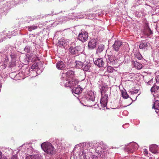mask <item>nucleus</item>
I'll list each match as a JSON object with an SVG mask.
<instances>
[{
    "label": "nucleus",
    "mask_w": 159,
    "mask_h": 159,
    "mask_svg": "<svg viewBox=\"0 0 159 159\" xmlns=\"http://www.w3.org/2000/svg\"><path fill=\"white\" fill-rule=\"evenodd\" d=\"M35 65H36V64H35V65L33 64L32 65V67H31L32 69H34L36 68H35V66H34Z\"/></svg>",
    "instance_id": "38"
},
{
    "label": "nucleus",
    "mask_w": 159,
    "mask_h": 159,
    "mask_svg": "<svg viewBox=\"0 0 159 159\" xmlns=\"http://www.w3.org/2000/svg\"><path fill=\"white\" fill-rule=\"evenodd\" d=\"M88 98L90 100L93 102L95 100V98L93 94H92L91 95L90 94H88Z\"/></svg>",
    "instance_id": "24"
},
{
    "label": "nucleus",
    "mask_w": 159,
    "mask_h": 159,
    "mask_svg": "<svg viewBox=\"0 0 159 159\" xmlns=\"http://www.w3.org/2000/svg\"><path fill=\"white\" fill-rule=\"evenodd\" d=\"M1 85H0V88H1Z\"/></svg>",
    "instance_id": "45"
},
{
    "label": "nucleus",
    "mask_w": 159,
    "mask_h": 159,
    "mask_svg": "<svg viewBox=\"0 0 159 159\" xmlns=\"http://www.w3.org/2000/svg\"><path fill=\"white\" fill-rule=\"evenodd\" d=\"M109 88L107 87L103 86L102 87L101 91V93H107V91L109 89Z\"/></svg>",
    "instance_id": "23"
},
{
    "label": "nucleus",
    "mask_w": 159,
    "mask_h": 159,
    "mask_svg": "<svg viewBox=\"0 0 159 159\" xmlns=\"http://www.w3.org/2000/svg\"><path fill=\"white\" fill-rule=\"evenodd\" d=\"M41 146L45 152L51 154L53 153L54 151V147L51 143L44 142L41 144Z\"/></svg>",
    "instance_id": "1"
},
{
    "label": "nucleus",
    "mask_w": 159,
    "mask_h": 159,
    "mask_svg": "<svg viewBox=\"0 0 159 159\" xmlns=\"http://www.w3.org/2000/svg\"><path fill=\"white\" fill-rule=\"evenodd\" d=\"M32 57H30L31 58L30 59L32 60V61H35L38 60V57H36L35 54H33L32 55Z\"/></svg>",
    "instance_id": "27"
},
{
    "label": "nucleus",
    "mask_w": 159,
    "mask_h": 159,
    "mask_svg": "<svg viewBox=\"0 0 159 159\" xmlns=\"http://www.w3.org/2000/svg\"><path fill=\"white\" fill-rule=\"evenodd\" d=\"M108 60L111 63L114 64L115 63V61H117V59L114 56L112 55H109L108 56Z\"/></svg>",
    "instance_id": "18"
},
{
    "label": "nucleus",
    "mask_w": 159,
    "mask_h": 159,
    "mask_svg": "<svg viewBox=\"0 0 159 159\" xmlns=\"http://www.w3.org/2000/svg\"><path fill=\"white\" fill-rule=\"evenodd\" d=\"M2 155V153L1 152H0V158L1 157V156Z\"/></svg>",
    "instance_id": "40"
},
{
    "label": "nucleus",
    "mask_w": 159,
    "mask_h": 159,
    "mask_svg": "<svg viewBox=\"0 0 159 159\" xmlns=\"http://www.w3.org/2000/svg\"><path fill=\"white\" fill-rule=\"evenodd\" d=\"M68 43V42L67 41L63 39H61L59 40L58 42L59 45H62V46H64L65 44H67V43Z\"/></svg>",
    "instance_id": "20"
},
{
    "label": "nucleus",
    "mask_w": 159,
    "mask_h": 159,
    "mask_svg": "<svg viewBox=\"0 0 159 159\" xmlns=\"http://www.w3.org/2000/svg\"><path fill=\"white\" fill-rule=\"evenodd\" d=\"M88 38V33L85 30H81L78 37V39L82 42H85Z\"/></svg>",
    "instance_id": "2"
},
{
    "label": "nucleus",
    "mask_w": 159,
    "mask_h": 159,
    "mask_svg": "<svg viewBox=\"0 0 159 159\" xmlns=\"http://www.w3.org/2000/svg\"><path fill=\"white\" fill-rule=\"evenodd\" d=\"M85 57L84 55L79 56V59L80 61H75L76 63V66L77 68L82 69L84 63L83 62L85 60Z\"/></svg>",
    "instance_id": "4"
},
{
    "label": "nucleus",
    "mask_w": 159,
    "mask_h": 159,
    "mask_svg": "<svg viewBox=\"0 0 159 159\" xmlns=\"http://www.w3.org/2000/svg\"><path fill=\"white\" fill-rule=\"evenodd\" d=\"M96 45V42L94 39L90 40L88 43V46L91 49L94 48Z\"/></svg>",
    "instance_id": "10"
},
{
    "label": "nucleus",
    "mask_w": 159,
    "mask_h": 159,
    "mask_svg": "<svg viewBox=\"0 0 159 159\" xmlns=\"http://www.w3.org/2000/svg\"><path fill=\"white\" fill-rule=\"evenodd\" d=\"M56 67L58 69L63 70L65 68V65L62 61H60L57 62Z\"/></svg>",
    "instance_id": "9"
},
{
    "label": "nucleus",
    "mask_w": 159,
    "mask_h": 159,
    "mask_svg": "<svg viewBox=\"0 0 159 159\" xmlns=\"http://www.w3.org/2000/svg\"><path fill=\"white\" fill-rule=\"evenodd\" d=\"M159 89V86H157L156 85L153 86L151 89V90L152 93L153 92L155 93Z\"/></svg>",
    "instance_id": "22"
},
{
    "label": "nucleus",
    "mask_w": 159,
    "mask_h": 159,
    "mask_svg": "<svg viewBox=\"0 0 159 159\" xmlns=\"http://www.w3.org/2000/svg\"><path fill=\"white\" fill-rule=\"evenodd\" d=\"M92 158L93 159H98V157L97 156L94 155H93L92 156Z\"/></svg>",
    "instance_id": "35"
},
{
    "label": "nucleus",
    "mask_w": 159,
    "mask_h": 159,
    "mask_svg": "<svg viewBox=\"0 0 159 159\" xmlns=\"http://www.w3.org/2000/svg\"><path fill=\"white\" fill-rule=\"evenodd\" d=\"M109 91H110V90H111V89H109Z\"/></svg>",
    "instance_id": "44"
},
{
    "label": "nucleus",
    "mask_w": 159,
    "mask_h": 159,
    "mask_svg": "<svg viewBox=\"0 0 159 159\" xmlns=\"http://www.w3.org/2000/svg\"><path fill=\"white\" fill-rule=\"evenodd\" d=\"M148 43L147 42H141L139 46V48L141 49H147V48L148 46Z\"/></svg>",
    "instance_id": "17"
},
{
    "label": "nucleus",
    "mask_w": 159,
    "mask_h": 159,
    "mask_svg": "<svg viewBox=\"0 0 159 159\" xmlns=\"http://www.w3.org/2000/svg\"><path fill=\"white\" fill-rule=\"evenodd\" d=\"M122 45V43L119 41H115L113 45V47L116 51H119L120 47Z\"/></svg>",
    "instance_id": "8"
},
{
    "label": "nucleus",
    "mask_w": 159,
    "mask_h": 159,
    "mask_svg": "<svg viewBox=\"0 0 159 159\" xmlns=\"http://www.w3.org/2000/svg\"><path fill=\"white\" fill-rule=\"evenodd\" d=\"M30 50V47L29 46H26L24 49V51L27 52H29Z\"/></svg>",
    "instance_id": "29"
},
{
    "label": "nucleus",
    "mask_w": 159,
    "mask_h": 159,
    "mask_svg": "<svg viewBox=\"0 0 159 159\" xmlns=\"http://www.w3.org/2000/svg\"><path fill=\"white\" fill-rule=\"evenodd\" d=\"M115 70L114 68L111 66H109L107 67V71L109 73H112Z\"/></svg>",
    "instance_id": "26"
},
{
    "label": "nucleus",
    "mask_w": 159,
    "mask_h": 159,
    "mask_svg": "<svg viewBox=\"0 0 159 159\" xmlns=\"http://www.w3.org/2000/svg\"><path fill=\"white\" fill-rule=\"evenodd\" d=\"M144 152L146 154H148V151L147 149H144Z\"/></svg>",
    "instance_id": "37"
},
{
    "label": "nucleus",
    "mask_w": 159,
    "mask_h": 159,
    "mask_svg": "<svg viewBox=\"0 0 159 159\" xmlns=\"http://www.w3.org/2000/svg\"><path fill=\"white\" fill-rule=\"evenodd\" d=\"M0 159H7L6 157L4 156H3L2 155L1 156V157L0 158Z\"/></svg>",
    "instance_id": "36"
},
{
    "label": "nucleus",
    "mask_w": 159,
    "mask_h": 159,
    "mask_svg": "<svg viewBox=\"0 0 159 159\" xmlns=\"http://www.w3.org/2000/svg\"><path fill=\"white\" fill-rule=\"evenodd\" d=\"M11 159H18V158L16 155H14L11 157Z\"/></svg>",
    "instance_id": "33"
},
{
    "label": "nucleus",
    "mask_w": 159,
    "mask_h": 159,
    "mask_svg": "<svg viewBox=\"0 0 159 159\" xmlns=\"http://www.w3.org/2000/svg\"><path fill=\"white\" fill-rule=\"evenodd\" d=\"M156 80L157 83H159V75L156 77Z\"/></svg>",
    "instance_id": "34"
},
{
    "label": "nucleus",
    "mask_w": 159,
    "mask_h": 159,
    "mask_svg": "<svg viewBox=\"0 0 159 159\" xmlns=\"http://www.w3.org/2000/svg\"><path fill=\"white\" fill-rule=\"evenodd\" d=\"M95 64L99 67H103L104 65V62L103 59L102 58H99L94 61Z\"/></svg>",
    "instance_id": "7"
},
{
    "label": "nucleus",
    "mask_w": 159,
    "mask_h": 159,
    "mask_svg": "<svg viewBox=\"0 0 159 159\" xmlns=\"http://www.w3.org/2000/svg\"><path fill=\"white\" fill-rule=\"evenodd\" d=\"M148 32V33H147V34L148 35H150L151 34H152V31H151V29L149 28H148L146 30Z\"/></svg>",
    "instance_id": "30"
},
{
    "label": "nucleus",
    "mask_w": 159,
    "mask_h": 159,
    "mask_svg": "<svg viewBox=\"0 0 159 159\" xmlns=\"http://www.w3.org/2000/svg\"><path fill=\"white\" fill-rule=\"evenodd\" d=\"M93 145H92V144H91L90 146L92 147V148H93Z\"/></svg>",
    "instance_id": "41"
},
{
    "label": "nucleus",
    "mask_w": 159,
    "mask_h": 159,
    "mask_svg": "<svg viewBox=\"0 0 159 159\" xmlns=\"http://www.w3.org/2000/svg\"><path fill=\"white\" fill-rule=\"evenodd\" d=\"M90 66V64L89 62H86L85 63H84L82 69L85 71H88Z\"/></svg>",
    "instance_id": "12"
},
{
    "label": "nucleus",
    "mask_w": 159,
    "mask_h": 159,
    "mask_svg": "<svg viewBox=\"0 0 159 159\" xmlns=\"http://www.w3.org/2000/svg\"><path fill=\"white\" fill-rule=\"evenodd\" d=\"M151 81H148V84L149 83H151Z\"/></svg>",
    "instance_id": "42"
},
{
    "label": "nucleus",
    "mask_w": 159,
    "mask_h": 159,
    "mask_svg": "<svg viewBox=\"0 0 159 159\" xmlns=\"http://www.w3.org/2000/svg\"><path fill=\"white\" fill-rule=\"evenodd\" d=\"M74 73L75 72L72 71L71 70H68L66 73V76L68 77L71 79L74 78L73 77L75 75Z\"/></svg>",
    "instance_id": "15"
},
{
    "label": "nucleus",
    "mask_w": 159,
    "mask_h": 159,
    "mask_svg": "<svg viewBox=\"0 0 159 159\" xmlns=\"http://www.w3.org/2000/svg\"><path fill=\"white\" fill-rule=\"evenodd\" d=\"M132 63L134 65V66L137 69H140L143 67L142 65L140 63L137 61H133L132 62Z\"/></svg>",
    "instance_id": "13"
},
{
    "label": "nucleus",
    "mask_w": 159,
    "mask_h": 159,
    "mask_svg": "<svg viewBox=\"0 0 159 159\" xmlns=\"http://www.w3.org/2000/svg\"><path fill=\"white\" fill-rule=\"evenodd\" d=\"M122 97L125 99L129 97L128 95L125 91L122 92Z\"/></svg>",
    "instance_id": "25"
},
{
    "label": "nucleus",
    "mask_w": 159,
    "mask_h": 159,
    "mask_svg": "<svg viewBox=\"0 0 159 159\" xmlns=\"http://www.w3.org/2000/svg\"><path fill=\"white\" fill-rule=\"evenodd\" d=\"M79 81L75 78H71L67 83H66L65 85L66 86L69 87L71 88L78 83Z\"/></svg>",
    "instance_id": "3"
},
{
    "label": "nucleus",
    "mask_w": 159,
    "mask_h": 159,
    "mask_svg": "<svg viewBox=\"0 0 159 159\" xmlns=\"http://www.w3.org/2000/svg\"><path fill=\"white\" fill-rule=\"evenodd\" d=\"M103 49V48L102 47L99 46L98 47V49H97V51L98 52H101L102 51Z\"/></svg>",
    "instance_id": "32"
},
{
    "label": "nucleus",
    "mask_w": 159,
    "mask_h": 159,
    "mask_svg": "<svg viewBox=\"0 0 159 159\" xmlns=\"http://www.w3.org/2000/svg\"><path fill=\"white\" fill-rule=\"evenodd\" d=\"M25 159H41L37 155H31L26 157Z\"/></svg>",
    "instance_id": "19"
},
{
    "label": "nucleus",
    "mask_w": 159,
    "mask_h": 159,
    "mask_svg": "<svg viewBox=\"0 0 159 159\" xmlns=\"http://www.w3.org/2000/svg\"><path fill=\"white\" fill-rule=\"evenodd\" d=\"M137 148L136 144H132L127 147L126 151L128 153H131L134 152Z\"/></svg>",
    "instance_id": "6"
},
{
    "label": "nucleus",
    "mask_w": 159,
    "mask_h": 159,
    "mask_svg": "<svg viewBox=\"0 0 159 159\" xmlns=\"http://www.w3.org/2000/svg\"><path fill=\"white\" fill-rule=\"evenodd\" d=\"M136 57L139 60H141L142 58V56L139 54L137 55Z\"/></svg>",
    "instance_id": "31"
},
{
    "label": "nucleus",
    "mask_w": 159,
    "mask_h": 159,
    "mask_svg": "<svg viewBox=\"0 0 159 159\" xmlns=\"http://www.w3.org/2000/svg\"><path fill=\"white\" fill-rule=\"evenodd\" d=\"M82 91V89L80 86H78L75 89H72L73 93L77 94H79Z\"/></svg>",
    "instance_id": "14"
},
{
    "label": "nucleus",
    "mask_w": 159,
    "mask_h": 159,
    "mask_svg": "<svg viewBox=\"0 0 159 159\" xmlns=\"http://www.w3.org/2000/svg\"><path fill=\"white\" fill-rule=\"evenodd\" d=\"M70 53L72 54H76L78 53V50L75 47H71L69 49Z\"/></svg>",
    "instance_id": "16"
},
{
    "label": "nucleus",
    "mask_w": 159,
    "mask_h": 159,
    "mask_svg": "<svg viewBox=\"0 0 159 159\" xmlns=\"http://www.w3.org/2000/svg\"><path fill=\"white\" fill-rule=\"evenodd\" d=\"M108 94H106L104 96L102 97L100 101V104L101 107L104 108L106 106L107 102Z\"/></svg>",
    "instance_id": "5"
},
{
    "label": "nucleus",
    "mask_w": 159,
    "mask_h": 159,
    "mask_svg": "<svg viewBox=\"0 0 159 159\" xmlns=\"http://www.w3.org/2000/svg\"><path fill=\"white\" fill-rule=\"evenodd\" d=\"M138 90H135L134 92L135 93H137L138 92Z\"/></svg>",
    "instance_id": "39"
},
{
    "label": "nucleus",
    "mask_w": 159,
    "mask_h": 159,
    "mask_svg": "<svg viewBox=\"0 0 159 159\" xmlns=\"http://www.w3.org/2000/svg\"><path fill=\"white\" fill-rule=\"evenodd\" d=\"M152 108L159 110V101L156 100L155 101L154 103L153 106L152 107Z\"/></svg>",
    "instance_id": "21"
},
{
    "label": "nucleus",
    "mask_w": 159,
    "mask_h": 159,
    "mask_svg": "<svg viewBox=\"0 0 159 159\" xmlns=\"http://www.w3.org/2000/svg\"><path fill=\"white\" fill-rule=\"evenodd\" d=\"M158 146L156 145H151L149 148L150 151L153 153H156L157 152Z\"/></svg>",
    "instance_id": "11"
},
{
    "label": "nucleus",
    "mask_w": 159,
    "mask_h": 159,
    "mask_svg": "<svg viewBox=\"0 0 159 159\" xmlns=\"http://www.w3.org/2000/svg\"><path fill=\"white\" fill-rule=\"evenodd\" d=\"M102 156H104V154H103L102 153Z\"/></svg>",
    "instance_id": "43"
},
{
    "label": "nucleus",
    "mask_w": 159,
    "mask_h": 159,
    "mask_svg": "<svg viewBox=\"0 0 159 159\" xmlns=\"http://www.w3.org/2000/svg\"><path fill=\"white\" fill-rule=\"evenodd\" d=\"M37 26L33 25L30 27H29L28 30L29 31H31L32 30H34L37 28Z\"/></svg>",
    "instance_id": "28"
}]
</instances>
